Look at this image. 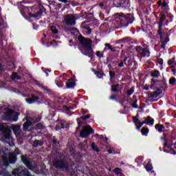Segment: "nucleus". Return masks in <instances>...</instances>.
<instances>
[{
    "label": "nucleus",
    "instance_id": "64",
    "mask_svg": "<svg viewBox=\"0 0 176 176\" xmlns=\"http://www.w3.org/2000/svg\"><path fill=\"white\" fill-rule=\"evenodd\" d=\"M0 25H1V23H0Z\"/></svg>",
    "mask_w": 176,
    "mask_h": 176
},
{
    "label": "nucleus",
    "instance_id": "31",
    "mask_svg": "<svg viewBox=\"0 0 176 176\" xmlns=\"http://www.w3.org/2000/svg\"><path fill=\"white\" fill-rule=\"evenodd\" d=\"M169 83L170 85H176V79L175 78H170Z\"/></svg>",
    "mask_w": 176,
    "mask_h": 176
},
{
    "label": "nucleus",
    "instance_id": "19",
    "mask_svg": "<svg viewBox=\"0 0 176 176\" xmlns=\"http://www.w3.org/2000/svg\"><path fill=\"white\" fill-rule=\"evenodd\" d=\"M133 120L134 123H135V124H140V127H142V124L145 123V121H144L143 122H140V120H138V118H137L136 117H133Z\"/></svg>",
    "mask_w": 176,
    "mask_h": 176
},
{
    "label": "nucleus",
    "instance_id": "18",
    "mask_svg": "<svg viewBox=\"0 0 176 176\" xmlns=\"http://www.w3.org/2000/svg\"><path fill=\"white\" fill-rule=\"evenodd\" d=\"M32 124V122L28 121L23 124V131H27L30 126Z\"/></svg>",
    "mask_w": 176,
    "mask_h": 176
},
{
    "label": "nucleus",
    "instance_id": "59",
    "mask_svg": "<svg viewBox=\"0 0 176 176\" xmlns=\"http://www.w3.org/2000/svg\"><path fill=\"white\" fill-rule=\"evenodd\" d=\"M150 88H151V89H153V85H151V86L150 87Z\"/></svg>",
    "mask_w": 176,
    "mask_h": 176
},
{
    "label": "nucleus",
    "instance_id": "61",
    "mask_svg": "<svg viewBox=\"0 0 176 176\" xmlns=\"http://www.w3.org/2000/svg\"><path fill=\"white\" fill-rule=\"evenodd\" d=\"M1 71H2V68L0 67Z\"/></svg>",
    "mask_w": 176,
    "mask_h": 176
},
{
    "label": "nucleus",
    "instance_id": "50",
    "mask_svg": "<svg viewBox=\"0 0 176 176\" xmlns=\"http://www.w3.org/2000/svg\"><path fill=\"white\" fill-rule=\"evenodd\" d=\"M162 6H163L164 8H166V6H167V3H166V2H164V3H162Z\"/></svg>",
    "mask_w": 176,
    "mask_h": 176
},
{
    "label": "nucleus",
    "instance_id": "15",
    "mask_svg": "<svg viewBox=\"0 0 176 176\" xmlns=\"http://www.w3.org/2000/svg\"><path fill=\"white\" fill-rule=\"evenodd\" d=\"M127 0H115L114 1V5L117 6V8H119L120 6H123L124 3H126V1Z\"/></svg>",
    "mask_w": 176,
    "mask_h": 176
},
{
    "label": "nucleus",
    "instance_id": "46",
    "mask_svg": "<svg viewBox=\"0 0 176 176\" xmlns=\"http://www.w3.org/2000/svg\"><path fill=\"white\" fill-rule=\"evenodd\" d=\"M110 50H111V52H116V50L112 47L109 48Z\"/></svg>",
    "mask_w": 176,
    "mask_h": 176
},
{
    "label": "nucleus",
    "instance_id": "14",
    "mask_svg": "<svg viewBox=\"0 0 176 176\" xmlns=\"http://www.w3.org/2000/svg\"><path fill=\"white\" fill-rule=\"evenodd\" d=\"M75 80L74 79H69L67 82H66V86L67 89H71V87H75Z\"/></svg>",
    "mask_w": 176,
    "mask_h": 176
},
{
    "label": "nucleus",
    "instance_id": "7",
    "mask_svg": "<svg viewBox=\"0 0 176 176\" xmlns=\"http://www.w3.org/2000/svg\"><path fill=\"white\" fill-rule=\"evenodd\" d=\"M20 115V113H17L12 109H8L7 111V116L10 118V120H12L13 122H17V120L19 119V116Z\"/></svg>",
    "mask_w": 176,
    "mask_h": 176
},
{
    "label": "nucleus",
    "instance_id": "62",
    "mask_svg": "<svg viewBox=\"0 0 176 176\" xmlns=\"http://www.w3.org/2000/svg\"><path fill=\"white\" fill-rule=\"evenodd\" d=\"M56 130H58V128H56Z\"/></svg>",
    "mask_w": 176,
    "mask_h": 176
},
{
    "label": "nucleus",
    "instance_id": "3",
    "mask_svg": "<svg viewBox=\"0 0 176 176\" xmlns=\"http://www.w3.org/2000/svg\"><path fill=\"white\" fill-rule=\"evenodd\" d=\"M66 25L73 26L76 24V17L74 14H67L64 18Z\"/></svg>",
    "mask_w": 176,
    "mask_h": 176
},
{
    "label": "nucleus",
    "instance_id": "39",
    "mask_svg": "<svg viewBox=\"0 0 176 176\" xmlns=\"http://www.w3.org/2000/svg\"><path fill=\"white\" fill-rule=\"evenodd\" d=\"M133 108H138V106L137 105V100H135V102L132 104Z\"/></svg>",
    "mask_w": 176,
    "mask_h": 176
},
{
    "label": "nucleus",
    "instance_id": "1",
    "mask_svg": "<svg viewBox=\"0 0 176 176\" xmlns=\"http://www.w3.org/2000/svg\"><path fill=\"white\" fill-rule=\"evenodd\" d=\"M165 18L166 16L164 15H162L161 16L160 18L161 22L159 25V28H158V35H160V42L162 43V47H163V49H164V47H166V43H167V42H168L169 41L167 34L163 33V32H162V27L163 25V22L164 21Z\"/></svg>",
    "mask_w": 176,
    "mask_h": 176
},
{
    "label": "nucleus",
    "instance_id": "41",
    "mask_svg": "<svg viewBox=\"0 0 176 176\" xmlns=\"http://www.w3.org/2000/svg\"><path fill=\"white\" fill-rule=\"evenodd\" d=\"M65 124H67V123H65V122H61V123H60V127H61V129H64V127H65Z\"/></svg>",
    "mask_w": 176,
    "mask_h": 176
},
{
    "label": "nucleus",
    "instance_id": "17",
    "mask_svg": "<svg viewBox=\"0 0 176 176\" xmlns=\"http://www.w3.org/2000/svg\"><path fill=\"white\" fill-rule=\"evenodd\" d=\"M8 160L10 163H14L16 160V155H14L13 153H11L9 154Z\"/></svg>",
    "mask_w": 176,
    "mask_h": 176
},
{
    "label": "nucleus",
    "instance_id": "48",
    "mask_svg": "<svg viewBox=\"0 0 176 176\" xmlns=\"http://www.w3.org/2000/svg\"><path fill=\"white\" fill-rule=\"evenodd\" d=\"M104 46H106V47H108V49H109L111 47V45L108 44V43H106L104 45Z\"/></svg>",
    "mask_w": 176,
    "mask_h": 176
},
{
    "label": "nucleus",
    "instance_id": "47",
    "mask_svg": "<svg viewBox=\"0 0 176 176\" xmlns=\"http://www.w3.org/2000/svg\"><path fill=\"white\" fill-rule=\"evenodd\" d=\"M90 118V116H89V115H87V116H85V117H84V120H85V119H89Z\"/></svg>",
    "mask_w": 176,
    "mask_h": 176
},
{
    "label": "nucleus",
    "instance_id": "51",
    "mask_svg": "<svg viewBox=\"0 0 176 176\" xmlns=\"http://www.w3.org/2000/svg\"><path fill=\"white\" fill-rule=\"evenodd\" d=\"M3 175H4V176H11L10 174H9L8 172H6V173H4Z\"/></svg>",
    "mask_w": 176,
    "mask_h": 176
},
{
    "label": "nucleus",
    "instance_id": "58",
    "mask_svg": "<svg viewBox=\"0 0 176 176\" xmlns=\"http://www.w3.org/2000/svg\"><path fill=\"white\" fill-rule=\"evenodd\" d=\"M173 72H175V69H172Z\"/></svg>",
    "mask_w": 176,
    "mask_h": 176
},
{
    "label": "nucleus",
    "instance_id": "36",
    "mask_svg": "<svg viewBox=\"0 0 176 176\" xmlns=\"http://www.w3.org/2000/svg\"><path fill=\"white\" fill-rule=\"evenodd\" d=\"M109 76H110V79H112L113 78H115V72L110 71L109 72Z\"/></svg>",
    "mask_w": 176,
    "mask_h": 176
},
{
    "label": "nucleus",
    "instance_id": "11",
    "mask_svg": "<svg viewBox=\"0 0 176 176\" xmlns=\"http://www.w3.org/2000/svg\"><path fill=\"white\" fill-rule=\"evenodd\" d=\"M21 160L24 163V164H25L26 167L29 168V170H33L32 164H31V162L28 161L27 157L22 155Z\"/></svg>",
    "mask_w": 176,
    "mask_h": 176
},
{
    "label": "nucleus",
    "instance_id": "30",
    "mask_svg": "<svg viewBox=\"0 0 176 176\" xmlns=\"http://www.w3.org/2000/svg\"><path fill=\"white\" fill-rule=\"evenodd\" d=\"M91 71H92L93 72H94L95 75H96L97 77L99 78V79H101V76H100L98 75V74H100V72H97L94 68H92V69H91Z\"/></svg>",
    "mask_w": 176,
    "mask_h": 176
},
{
    "label": "nucleus",
    "instance_id": "2",
    "mask_svg": "<svg viewBox=\"0 0 176 176\" xmlns=\"http://www.w3.org/2000/svg\"><path fill=\"white\" fill-rule=\"evenodd\" d=\"M78 39L82 47H84L85 50H88L89 53H92L93 50H91V40L84 38L83 37H79Z\"/></svg>",
    "mask_w": 176,
    "mask_h": 176
},
{
    "label": "nucleus",
    "instance_id": "33",
    "mask_svg": "<svg viewBox=\"0 0 176 176\" xmlns=\"http://www.w3.org/2000/svg\"><path fill=\"white\" fill-rule=\"evenodd\" d=\"M148 131H149V129H148L146 128H142V134H148Z\"/></svg>",
    "mask_w": 176,
    "mask_h": 176
},
{
    "label": "nucleus",
    "instance_id": "6",
    "mask_svg": "<svg viewBox=\"0 0 176 176\" xmlns=\"http://www.w3.org/2000/svg\"><path fill=\"white\" fill-rule=\"evenodd\" d=\"M162 93H163V88H159L158 89H157V91H154L153 94L151 92H148L147 100L148 101H155V98H156L157 97H159V96H160Z\"/></svg>",
    "mask_w": 176,
    "mask_h": 176
},
{
    "label": "nucleus",
    "instance_id": "57",
    "mask_svg": "<svg viewBox=\"0 0 176 176\" xmlns=\"http://www.w3.org/2000/svg\"><path fill=\"white\" fill-rule=\"evenodd\" d=\"M90 32H91V29L89 30V34H90Z\"/></svg>",
    "mask_w": 176,
    "mask_h": 176
},
{
    "label": "nucleus",
    "instance_id": "53",
    "mask_svg": "<svg viewBox=\"0 0 176 176\" xmlns=\"http://www.w3.org/2000/svg\"><path fill=\"white\" fill-rule=\"evenodd\" d=\"M119 67H123V62H121L119 63Z\"/></svg>",
    "mask_w": 176,
    "mask_h": 176
},
{
    "label": "nucleus",
    "instance_id": "40",
    "mask_svg": "<svg viewBox=\"0 0 176 176\" xmlns=\"http://www.w3.org/2000/svg\"><path fill=\"white\" fill-rule=\"evenodd\" d=\"M114 173H116L117 174H119L120 173V168H116L114 169Z\"/></svg>",
    "mask_w": 176,
    "mask_h": 176
},
{
    "label": "nucleus",
    "instance_id": "60",
    "mask_svg": "<svg viewBox=\"0 0 176 176\" xmlns=\"http://www.w3.org/2000/svg\"><path fill=\"white\" fill-rule=\"evenodd\" d=\"M126 60H127V57L125 58V59L124 60V61H126Z\"/></svg>",
    "mask_w": 176,
    "mask_h": 176
},
{
    "label": "nucleus",
    "instance_id": "32",
    "mask_svg": "<svg viewBox=\"0 0 176 176\" xmlns=\"http://www.w3.org/2000/svg\"><path fill=\"white\" fill-rule=\"evenodd\" d=\"M12 79H20V76L17 75V73H13Z\"/></svg>",
    "mask_w": 176,
    "mask_h": 176
},
{
    "label": "nucleus",
    "instance_id": "26",
    "mask_svg": "<svg viewBox=\"0 0 176 176\" xmlns=\"http://www.w3.org/2000/svg\"><path fill=\"white\" fill-rule=\"evenodd\" d=\"M51 31L52 34H58V30H57V28L56 26H51Z\"/></svg>",
    "mask_w": 176,
    "mask_h": 176
},
{
    "label": "nucleus",
    "instance_id": "27",
    "mask_svg": "<svg viewBox=\"0 0 176 176\" xmlns=\"http://www.w3.org/2000/svg\"><path fill=\"white\" fill-rule=\"evenodd\" d=\"M153 167H152V164H151V163H148L146 165V171H151L152 170Z\"/></svg>",
    "mask_w": 176,
    "mask_h": 176
},
{
    "label": "nucleus",
    "instance_id": "45",
    "mask_svg": "<svg viewBox=\"0 0 176 176\" xmlns=\"http://www.w3.org/2000/svg\"><path fill=\"white\" fill-rule=\"evenodd\" d=\"M60 2H63V3H67L68 2V0H58Z\"/></svg>",
    "mask_w": 176,
    "mask_h": 176
},
{
    "label": "nucleus",
    "instance_id": "38",
    "mask_svg": "<svg viewBox=\"0 0 176 176\" xmlns=\"http://www.w3.org/2000/svg\"><path fill=\"white\" fill-rule=\"evenodd\" d=\"M113 152H115V148L113 147H109V148L108 149V153H113Z\"/></svg>",
    "mask_w": 176,
    "mask_h": 176
},
{
    "label": "nucleus",
    "instance_id": "56",
    "mask_svg": "<svg viewBox=\"0 0 176 176\" xmlns=\"http://www.w3.org/2000/svg\"><path fill=\"white\" fill-rule=\"evenodd\" d=\"M66 109H67V111H69V107H66Z\"/></svg>",
    "mask_w": 176,
    "mask_h": 176
},
{
    "label": "nucleus",
    "instance_id": "34",
    "mask_svg": "<svg viewBox=\"0 0 176 176\" xmlns=\"http://www.w3.org/2000/svg\"><path fill=\"white\" fill-rule=\"evenodd\" d=\"M133 93H134V88L133 87H132L130 90L127 91L128 96H131V94H133Z\"/></svg>",
    "mask_w": 176,
    "mask_h": 176
},
{
    "label": "nucleus",
    "instance_id": "37",
    "mask_svg": "<svg viewBox=\"0 0 176 176\" xmlns=\"http://www.w3.org/2000/svg\"><path fill=\"white\" fill-rule=\"evenodd\" d=\"M175 60V58H173L172 59H170L168 61V65H171L173 63H174V60Z\"/></svg>",
    "mask_w": 176,
    "mask_h": 176
},
{
    "label": "nucleus",
    "instance_id": "23",
    "mask_svg": "<svg viewBox=\"0 0 176 176\" xmlns=\"http://www.w3.org/2000/svg\"><path fill=\"white\" fill-rule=\"evenodd\" d=\"M20 171H21V166H19L18 168L14 169V170L12 171V175L16 176V174H19V173H20Z\"/></svg>",
    "mask_w": 176,
    "mask_h": 176
},
{
    "label": "nucleus",
    "instance_id": "5",
    "mask_svg": "<svg viewBox=\"0 0 176 176\" xmlns=\"http://www.w3.org/2000/svg\"><path fill=\"white\" fill-rule=\"evenodd\" d=\"M136 52H138V55L140 56V57H149L150 52L149 50L147 47H142L141 46L136 47Z\"/></svg>",
    "mask_w": 176,
    "mask_h": 176
},
{
    "label": "nucleus",
    "instance_id": "42",
    "mask_svg": "<svg viewBox=\"0 0 176 176\" xmlns=\"http://www.w3.org/2000/svg\"><path fill=\"white\" fill-rule=\"evenodd\" d=\"M144 90H149V85H145L144 86Z\"/></svg>",
    "mask_w": 176,
    "mask_h": 176
},
{
    "label": "nucleus",
    "instance_id": "12",
    "mask_svg": "<svg viewBox=\"0 0 176 176\" xmlns=\"http://www.w3.org/2000/svg\"><path fill=\"white\" fill-rule=\"evenodd\" d=\"M39 100V98L38 96H35L34 95L32 96V98H26L25 101L28 104H32L33 102H35V101H38Z\"/></svg>",
    "mask_w": 176,
    "mask_h": 176
},
{
    "label": "nucleus",
    "instance_id": "55",
    "mask_svg": "<svg viewBox=\"0 0 176 176\" xmlns=\"http://www.w3.org/2000/svg\"><path fill=\"white\" fill-rule=\"evenodd\" d=\"M69 43H72V42H74V41L73 40H69Z\"/></svg>",
    "mask_w": 176,
    "mask_h": 176
},
{
    "label": "nucleus",
    "instance_id": "13",
    "mask_svg": "<svg viewBox=\"0 0 176 176\" xmlns=\"http://www.w3.org/2000/svg\"><path fill=\"white\" fill-rule=\"evenodd\" d=\"M164 146H166V148H168V149H170V151H173V152L176 150V143L168 144L167 142H165L164 144Z\"/></svg>",
    "mask_w": 176,
    "mask_h": 176
},
{
    "label": "nucleus",
    "instance_id": "28",
    "mask_svg": "<svg viewBox=\"0 0 176 176\" xmlns=\"http://www.w3.org/2000/svg\"><path fill=\"white\" fill-rule=\"evenodd\" d=\"M153 119L152 118H151V117H149V116H148L147 117V123L148 124H153Z\"/></svg>",
    "mask_w": 176,
    "mask_h": 176
},
{
    "label": "nucleus",
    "instance_id": "35",
    "mask_svg": "<svg viewBox=\"0 0 176 176\" xmlns=\"http://www.w3.org/2000/svg\"><path fill=\"white\" fill-rule=\"evenodd\" d=\"M91 148L94 151H96L97 152H98L100 151L98 148H97V147H96L95 143L91 144Z\"/></svg>",
    "mask_w": 176,
    "mask_h": 176
},
{
    "label": "nucleus",
    "instance_id": "21",
    "mask_svg": "<svg viewBox=\"0 0 176 176\" xmlns=\"http://www.w3.org/2000/svg\"><path fill=\"white\" fill-rule=\"evenodd\" d=\"M155 129H158L159 133H162L163 129H164V126L160 125V124H155Z\"/></svg>",
    "mask_w": 176,
    "mask_h": 176
},
{
    "label": "nucleus",
    "instance_id": "9",
    "mask_svg": "<svg viewBox=\"0 0 176 176\" xmlns=\"http://www.w3.org/2000/svg\"><path fill=\"white\" fill-rule=\"evenodd\" d=\"M21 126L20 125H12L10 128L13 130L15 135L19 137V138H21L23 137V132L20 130Z\"/></svg>",
    "mask_w": 176,
    "mask_h": 176
},
{
    "label": "nucleus",
    "instance_id": "44",
    "mask_svg": "<svg viewBox=\"0 0 176 176\" xmlns=\"http://www.w3.org/2000/svg\"><path fill=\"white\" fill-rule=\"evenodd\" d=\"M96 56H97L98 57H100V56H101V52H100V51H98V52H96Z\"/></svg>",
    "mask_w": 176,
    "mask_h": 176
},
{
    "label": "nucleus",
    "instance_id": "54",
    "mask_svg": "<svg viewBox=\"0 0 176 176\" xmlns=\"http://www.w3.org/2000/svg\"><path fill=\"white\" fill-rule=\"evenodd\" d=\"M158 5H159V6H160V5H162V1H158Z\"/></svg>",
    "mask_w": 176,
    "mask_h": 176
},
{
    "label": "nucleus",
    "instance_id": "4",
    "mask_svg": "<svg viewBox=\"0 0 176 176\" xmlns=\"http://www.w3.org/2000/svg\"><path fill=\"white\" fill-rule=\"evenodd\" d=\"M94 133V129L90 126H84L82 130L80 131V137L82 138H86L89 137V134H93Z\"/></svg>",
    "mask_w": 176,
    "mask_h": 176
},
{
    "label": "nucleus",
    "instance_id": "43",
    "mask_svg": "<svg viewBox=\"0 0 176 176\" xmlns=\"http://www.w3.org/2000/svg\"><path fill=\"white\" fill-rule=\"evenodd\" d=\"M116 98V96H115V95H111L110 96V100H115Z\"/></svg>",
    "mask_w": 176,
    "mask_h": 176
},
{
    "label": "nucleus",
    "instance_id": "29",
    "mask_svg": "<svg viewBox=\"0 0 176 176\" xmlns=\"http://www.w3.org/2000/svg\"><path fill=\"white\" fill-rule=\"evenodd\" d=\"M3 162L4 164H5V166H8V164H9V162L8 161V157L3 156Z\"/></svg>",
    "mask_w": 176,
    "mask_h": 176
},
{
    "label": "nucleus",
    "instance_id": "25",
    "mask_svg": "<svg viewBox=\"0 0 176 176\" xmlns=\"http://www.w3.org/2000/svg\"><path fill=\"white\" fill-rule=\"evenodd\" d=\"M118 87H119V84L111 86V91H118Z\"/></svg>",
    "mask_w": 176,
    "mask_h": 176
},
{
    "label": "nucleus",
    "instance_id": "24",
    "mask_svg": "<svg viewBox=\"0 0 176 176\" xmlns=\"http://www.w3.org/2000/svg\"><path fill=\"white\" fill-rule=\"evenodd\" d=\"M43 12H42V10H39L38 12H37L36 14H30V17H38V16L42 15Z\"/></svg>",
    "mask_w": 176,
    "mask_h": 176
},
{
    "label": "nucleus",
    "instance_id": "20",
    "mask_svg": "<svg viewBox=\"0 0 176 176\" xmlns=\"http://www.w3.org/2000/svg\"><path fill=\"white\" fill-rule=\"evenodd\" d=\"M42 145H43V142H42L41 140H35L33 142V146L34 148H36L37 146H42Z\"/></svg>",
    "mask_w": 176,
    "mask_h": 176
},
{
    "label": "nucleus",
    "instance_id": "52",
    "mask_svg": "<svg viewBox=\"0 0 176 176\" xmlns=\"http://www.w3.org/2000/svg\"><path fill=\"white\" fill-rule=\"evenodd\" d=\"M53 144H57V140L56 139H54L52 140Z\"/></svg>",
    "mask_w": 176,
    "mask_h": 176
},
{
    "label": "nucleus",
    "instance_id": "49",
    "mask_svg": "<svg viewBox=\"0 0 176 176\" xmlns=\"http://www.w3.org/2000/svg\"><path fill=\"white\" fill-rule=\"evenodd\" d=\"M98 75H99V76H101V78H102V76H104V73L99 72Z\"/></svg>",
    "mask_w": 176,
    "mask_h": 176
},
{
    "label": "nucleus",
    "instance_id": "8",
    "mask_svg": "<svg viewBox=\"0 0 176 176\" xmlns=\"http://www.w3.org/2000/svg\"><path fill=\"white\" fill-rule=\"evenodd\" d=\"M0 130H1L3 133L4 140H9V138H10V129L9 128L6 127L3 124H1L0 126Z\"/></svg>",
    "mask_w": 176,
    "mask_h": 176
},
{
    "label": "nucleus",
    "instance_id": "16",
    "mask_svg": "<svg viewBox=\"0 0 176 176\" xmlns=\"http://www.w3.org/2000/svg\"><path fill=\"white\" fill-rule=\"evenodd\" d=\"M18 176H31L30 172L27 169H23L18 173Z\"/></svg>",
    "mask_w": 176,
    "mask_h": 176
},
{
    "label": "nucleus",
    "instance_id": "63",
    "mask_svg": "<svg viewBox=\"0 0 176 176\" xmlns=\"http://www.w3.org/2000/svg\"><path fill=\"white\" fill-rule=\"evenodd\" d=\"M175 65H176V63H175Z\"/></svg>",
    "mask_w": 176,
    "mask_h": 176
},
{
    "label": "nucleus",
    "instance_id": "10",
    "mask_svg": "<svg viewBox=\"0 0 176 176\" xmlns=\"http://www.w3.org/2000/svg\"><path fill=\"white\" fill-rule=\"evenodd\" d=\"M54 166L57 168H67L68 165L65 164L63 161L54 160Z\"/></svg>",
    "mask_w": 176,
    "mask_h": 176
},
{
    "label": "nucleus",
    "instance_id": "22",
    "mask_svg": "<svg viewBox=\"0 0 176 176\" xmlns=\"http://www.w3.org/2000/svg\"><path fill=\"white\" fill-rule=\"evenodd\" d=\"M160 76V73L157 70L153 72L151 74V76L153 78H159Z\"/></svg>",
    "mask_w": 176,
    "mask_h": 176
}]
</instances>
